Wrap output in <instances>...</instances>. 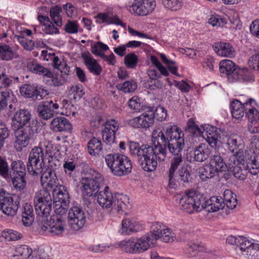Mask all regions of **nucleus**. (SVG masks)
Wrapping results in <instances>:
<instances>
[{"instance_id":"13d9d810","label":"nucleus","mask_w":259,"mask_h":259,"mask_svg":"<svg viewBox=\"0 0 259 259\" xmlns=\"http://www.w3.org/2000/svg\"><path fill=\"white\" fill-rule=\"evenodd\" d=\"M257 241V240L253 239L249 240L243 236H238L237 246H239L240 249L242 251V253H243L245 250L248 249L249 247H251L253 243Z\"/></svg>"},{"instance_id":"680f3d73","label":"nucleus","mask_w":259,"mask_h":259,"mask_svg":"<svg viewBox=\"0 0 259 259\" xmlns=\"http://www.w3.org/2000/svg\"><path fill=\"white\" fill-rule=\"evenodd\" d=\"M10 134V131L4 122H0V151L4 147L6 140L8 139Z\"/></svg>"},{"instance_id":"4468645a","label":"nucleus","mask_w":259,"mask_h":259,"mask_svg":"<svg viewBox=\"0 0 259 259\" xmlns=\"http://www.w3.org/2000/svg\"><path fill=\"white\" fill-rule=\"evenodd\" d=\"M68 224L73 230L81 229L85 224L86 218L83 210L78 206L70 209L68 212Z\"/></svg>"},{"instance_id":"e433bc0d","label":"nucleus","mask_w":259,"mask_h":259,"mask_svg":"<svg viewBox=\"0 0 259 259\" xmlns=\"http://www.w3.org/2000/svg\"><path fill=\"white\" fill-rule=\"evenodd\" d=\"M34 220V215L32 207L31 205L26 203L23 206L22 212V222L26 227L30 226Z\"/></svg>"},{"instance_id":"5fc2aeb1","label":"nucleus","mask_w":259,"mask_h":259,"mask_svg":"<svg viewBox=\"0 0 259 259\" xmlns=\"http://www.w3.org/2000/svg\"><path fill=\"white\" fill-rule=\"evenodd\" d=\"M61 12V8L58 6L51 8L50 11V14L52 21L58 26H61L62 24V18L60 15Z\"/></svg>"},{"instance_id":"4c0bfd02","label":"nucleus","mask_w":259,"mask_h":259,"mask_svg":"<svg viewBox=\"0 0 259 259\" xmlns=\"http://www.w3.org/2000/svg\"><path fill=\"white\" fill-rule=\"evenodd\" d=\"M247 116L249 120V132L252 134H259V116L254 114L253 111H248Z\"/></svg>"},{"instance_id":"bb28decb","label":"nucleus","mask_w":259,"mask_h":259,"mask_svg":"<svg viewBox=\"0 0 259 259\" xmlns=\"http://www.w3.org/2000/svg\"><path fill=\"white\" fill-rule=\"evenodd\" d=\"M41 175L40 182L42 186L53 188L57 184L58 179L55 171L48 167L45 171L42 170Z\"/></svg>"},{"instance_id":"052dcab7","label":"nucleus","mask_w":259,"mask_h":259,"mask_svg":"<svg viewBox=\"0 0 259 259\" xmlns=\"http://www.w3.org/2000/svg\"><path fill=\"white\" fill-rule=\"evenodd\" d=\"M7 241H16L22 237V235L19 232L11 229L5 230L2 234Z\"/></svg>"},{"instance_id":"2eb2a0df","label":"nucleus","mask_w":259,"mask_h":259,"mask_svg":"<svg viewBox=\"0 0 259 259\" xmlns=\"http://www.w3.org/2000/svg\"><path fill=\"white\" fill-rule=\"evenodd\" d=\"M155 7V0H134L130 11L138 16H147L153 11Z\"/></svg>"},{"instance_id":"72a5a7b5","label":"nucleus","mask_w":259,"mask_h":259,"mask_svg":"<svg viewBox=\"0 0 259 259\" xmlns=\"http://www.w3.org/2000/svg\"><path fill=\"white\" fill-rule=\"evenodd\" d=\"M213 49L216 53L221 56L231 57L234 55V50L232 46L227 42H220L213 45Z\"/></svg>"},{"instance_id":"20e7f679","label":"nucleus","mask_w":259,"mask_h":259,"mask_svg":"<svg viewBox=\"0 0 259 259\" xmlns=\"http://www.w3.org/2000/svg\"><path fill=\"white\" fill-rule=\"evenodd\" d=\"M105 159L108 167L114 176H125L131 173L132 171V161L124 154H109L105 156Z\"/></svg>"},{"instance_id":"cd10ccee","label":"nucleus","mask_w":259,"mask_h":259,"mask_svg":"<svg viewBox=\"0 0 259 259\" xmlns=\"http://www.w3.org/2000/svg\"><path fill=\"white\" fill-rule=\"evenodd\" d=\"M26 68L29 71L34 74L42 75L47 77L53 76V72L38 63L36 60L34 59L30 60L27 62Z\"/></svg>"},{"instance_id":"603ef678","label":"nucleus","mask_w":259,"mask_h":259,"mask_svg":"<svg viewBox=\"0 0 259 259\" xmlns=\"http://www.w3.org/2000/svg\"><path fill=\"white\" fill-rule=\"evenodd\" d=\"M116 88L124 93H131L134 92L137 88V84L135 81L132 80L125 81L123 83H118Z\"/></svg>"},{"instance_id":"1a4fd4ad","label":"nucleus","mask_w":259,"mask_h":259,"mask_svg":"<svg viewBox=\"0 0 259 259\" xmlns=\"http://www.w3.org/2000/svg\"><path fill=\"white\" fill-rule=\"evenodd\" d=\"M34 204L37 215L41 218H47L52 208V200L50 192L46 190L37 192L34 198Z\"/></svg>"},{"instance_id":"338daca9","label":"nucleus","mask_w":259,"mask_h":259,"mask_svg":"<svg viewBox=\"0 0 259 259\" xmlns=\"http://www.w3.org/2000/svg\"><path fill=\"white\" fill-rule=\"evenodd\" d=\"M12 85V80L5 71L0 72V89H9Z\"/></svg>"},{"instance_id":"7c9ffc66","label":"nucleus","mask_w":259,"mask_h":259,"mask_svg":"<svg viewBox=\"0 0 259 259\" xmlns=\"http://www.w3.org/2000/svg\"><path fill=\"white\" fill-rule=\"evenodd\" d=\"M210 154L211 150L205 144H200L193 150L194 159L197 162L204 161L208 158Z\"/></svg>"},{"instance_id":"a211bd4d","label":"nucleus","mask_w":259,"mask_h":259,"mask_svg":"<svg viewBox=\"0 0 259 259\" xmlns=\"http://www.w3.org/2000/svg\"><path fill=\"white\" fill-rule=\"evenodd\" d=\"M119 127L118 123L114 119L108 120L104 123L102 130V139L107 144L111 145L115 142V133Z\"/></svg>"},{"instance_id":"9d476101","label":"nucleus","mask_w":259,"mask_h":259,"mask_svg":"<svg viewBox=\"0 0 259 259\" xmlns=\"http://www.w3.org/2000/svg\"><path fill=\"white\" fill-rule=\"evenodd\" d=\"M188 130L190 132H197L201 133L202 137L206 140L208 145L213 148L216 149L220 143L219 139L220 136L218 128L213 126L207 124L202 126L203 131H201L199 127L193 122L188 125Z\"/></svg>"},{"instance_id":"6e6552de","label":"nucleus","mask_w":259,"mask_h":259,"mask_svg":"<svg viewBox=\"0 0 259 259\" xmlns=\"http://www.w3.org/2000/svg\"><path fill=\"white\" fill-rule=\"evenodd\" d=\"M45 154L43 149L40 146H35L31 150L27 163V169L30 175L37 176L44 169Z\"/></svg>"},{"instance_id":"423d86ee","label":"nucleus","mask_w":259,"mask_h":259,"mask_svg":"<svg viewBox=\"0 0 259 259\" xmlns=\"http://www.w3.org/2000/svg\"><path fill=\"white\" fill-rule=\"evenodd\" d=\"M7 182L11 181L15 189L23 190L26 185V171L24 163L21 160H13Z\"/></svg>"},{"instance_id":"37998d69","label":"nucleus","mask_w":259,"mask_h":259,"mask_svg":"<svg viewBox=\"0 0 259 259\" xmlns=\"http://www.w3.org/2000/svg\"><path fill=\"white\" fill-rule=\"evenodd\" d=\"M226 145L228 149L232 153H235L241 149V140L237 136H229L227 137Z\"/></svg>"},{"instance_id":"774afa93","label":"nucleus","mask_w":259,"mask_h":259,"mask_svg":"<svg viewBox=\"0 0 259 259\" xmlns=\"http://www.w3.org/2000/svg\"><path fill=\"white\" fill-rule=\"evenodd\" d=\"M128 106L130 108L136 112L140 111L142 109V105L141 100L137 96H134L130 99L128 102Z\"/></svg>"},{"instance_id":"f704fd0d","label":"nucleus","mask_w":259,"mask_h":259,"mask_svg":"<svg viewBox=\"0 0 259 259\" xmlns=\"http://www.w3.org/2000/svg\"><path fill=\"white\" fill-rule=\"evenodd\" d=\"M152 139L154 145V147L155 146H161L162 148H164L165 151H166V146L168 147V140L167 139L165 134L160 129L158 128L154 130L152 134Z\"/></svg>"},{"instance_id":"79ce46f5","label":"nucleus","mask_w":259,"mask_h":259,"mask_svg":"<svg viewBox=\"0 0 259 259\" xmlns=\"http://www.w3.org/2000/svg\"><path fill=\"white\" fill-rule=\"evenodd\" d=\"M220 71L221 73L225 74L229 78V76L232 75L233 72L236 68L234 63L230 60L221 61L219 64Z\"/></svg>"},{"instance_id":"39448f33","label":"nucleus","mask_w":259,"mask_h":259,"mask_svg":"<svg viewBox=\"0 0 259 259\" xmlns=\"http://www.w3.org/2000/svg\"><path fill=\"white\" fill-rule=\"evenodd\" d=\"M168 140V149L171 154L182 152L184 147V134L181 128L176 125H168L163 128Z\"/></svg>"},{"instance_id":"c85d7f7f","label":"nucleus","mask_w":259,"mask_h":259,"mask_svg":"<svg viewBox=\"0 0 259 259\" xmlns=\"http://www.w3.org/2000/svg\"><path fill=\"white\" fill-rule=\"evenodd\" d=\"M136 254L142 253L147 250L155 243L146 234L140 238L134 239Z\"/></svg>"},{"instance_id":"4d7b16f0","label":"nucleus","mask_w":259,"mask_h":259,"mask_svg":"<svg viewBox=\"0 0 259 259\" xmlns=\"http://www.w3.org/2000/svg\"><path fill=\"white\" fill-rule=\"evenodd\" d=\"M10 165L5 157L0 156V177L7 181Z\"/></svg>"},{"instance_id":"6ab92c4d","label":"nucleus","mask_w":259,"mask_h":259,"mask_svg":"<svg viewBox=\"0 0 259 259\" xmlns=\"http://www.w3.org/2000/svg\"><path fill=\"white\" fill-rule=\"evenodd\" d=\"M127 123L135 128H147L153 124L152 113L145 112L127 120Z\"/></svg>"},{"instance_id":"5701e85b","label":"nucleus","mask_w":259,"mask_h":259,"mask_svg":"<svg viewBox=\"0 0 259 259\" xmlns=\"http://www.w3.org/2000/svg\"><path fill=\"white\" fill-rule=\"evenodd\" d=\"M81 57L85 65L91 73L96 75L101 74L102 67L89 52L82 53Z\"/></svg>"},{"instance_id":"e2e57ef3","label":"nucleus","mask_w":259,"mask_h":259,"mask_svg":"<svg viewBox=\"0 0 259 259\" xmlns=\"http://www.w3.org/2000/svg\"><path fill=\"white\" fill-rule=\"evenodd\" d=\"M172 154L174 155L175 156L171 159L170 161V166L169 168L168 172L171 174H175V172L178 166L182 163L183 159L181 152L178 154Z\"/></svg>"},{"instance_id":"8fccbe9b","label":"nucleus","mask_w":259,"mask_h":259,"mask_svg":"<svg viewBox=\"0 0 259 259\" xmlns=\"http://www.w3.org/2000/svg\"><path fill=\"white\" fill-rule=\"evenodd\" d=\"M12 91L10 89H0V111L5 109L11 99Z\"/></svg>"},{"instance_id":"0eeeda50","label":"nucleus","mask_w":259,"mask_h":259,"mask_svg":"<svg viewBox=\"0 0 259 259\" xmlns=\"http://www.w3.org/2000/svg\"><path fill=\"white\" fill-rule=\"evenodd\" d=\"M235 153L236 154L232 157L235 165H243L245 162L251 175L257 176L259 174V155L253 150L249 149L245 151L244 155L241 149Z\"/></svg>"},{"instance_id":"9b49d317","label":"nucleus","mask_w":259,"mask_h":259,"mask_svg":"<svg viewBox=\"0 0 259 259\" xmlns=\"http://www.w3.org/2000/svg\"><path fill=\"white\" fill-rule=\"evenodd\" d=\"M20 205L19 198L2 189L0 190V210L8 216H14Z\"/></svg>"},{"instance_id":"c756f323","label":"nucleus","mask_w":259,"mask_h":259,"mask_svg":"<svg viewBox=\"0 0 259 259\" xmlns=\"http://www.w3.org/2000/svg\"><path fill=\"white\" fill-rule=\"evenodd\" d=\"M53 195L54 203H58L64 206H69L70 197L66 187L60 186L58 191H54Z\"/></svg>"},{"instance_id":"4be33fe9","label":"nucleus","mask_w":259,"mask_h":259,"mask_svg":"<svg viewBox=\"0 0 259 259\" xmlns=\"http://www.w3.org/2000/svg\"><path fill=\"white\" fill-rule=\"evenodd\" d=\"M65 222L62 217L59 215H53L49 222L50 235L52 236H60L64 232Z\"/></svg>"},{"instance_id":"a18cd8bd","label":"nucleus","mask_w":259,"mask_h":259,"mask_svg":"<svg viewBox=\"0 0 259 259\" xmlns=\"http://www.w3.org/2000/svg\"><path fill=\"white\" fill-rule=\"evenodd\" d=\"M31 252H32V249L28 246L26 245H18L16 247L15 253L12 255V256L14 257L18 256L21 259H29Z\"/></svg>"},{"instance_id":"de8ad7c7","label":"nucleus","mask_w":259,"mask_h":259,"mask_svg":"<svg viewBox=\"0 0 259 259\" xmlns=\"http://www.w3.org/2000/svg\"><path fill=\"white\" fill-rule=\"evenodd\" d=\"M200 178L203 181L211 179L215 176L218 172L209 164L204 165L200 169Z\"/></svg>"},{"instance_id":"f8f14e48","label":"nucleus","mask_w":259,"mask_h":259,"mask_svg":"<svg viewBox=\"0 0 259 259\" xmlns=\"http://www.w3.org/2000/svg\"><path fill=\"white\" fill-rule=\"evenodd\" d=\"M201 197V194L197 193L195 191H186L179 200L180 209L188 213L200 211L199 206Z\"/></svg>"},{"instance_id":"c9c22d12","label":"nucleus","mask_w":259,"mask_h":259,"mask_svg":"<svg viewBox=\"0 0 259 259\" xmlns=\"http://www.w3.org/2000/svg\"><path fill=\"white\" fill-rule=\"evenodd\" d=\"M165 227L166 226L162 223L154 222L151 226L150 232L146 234L151 239V241H153L156 243L157 240L161 236Z\"/></svg>"},{"instance_id":"aec40b11","label":"nucleus","mask_w":259,"mask_h":259,"mask_svg":"<svg viewBox=\"0 0 259 259\" xmlns=\"http://www.w3.org/2000/svg\"><path fill=\"white\" fill-rule=\"evenodd\" d=\"M59 108V105L56 101L55 102L52 100L46 101L37 107L38 116L41 119H49L54 116L55 110L58 109Z\"/></svg>"},{"instance_id":"69168bd1","label":"nucleus","mask_w":259,"mask_h":259,"mask_svg":"<svg viewBox=\"0 0 259 259\" xmlns=\"http://www.w3.org/2000/svg\"><path fill=\"white\" fill-rule=\"evenodd\" d=\"M138 57L134 53H130L124 57V63L126 67L128 68H135L138 62Z\"/></svg>"},{"instance_id":"473e14b6","label":"nucleus","mask_w":259,"mask_h":259,"mask_svg":"<svg viewBox=\"0 0 259 259\" xmlns=\"http://www.w3.org/2000/svg\"><path fill=\"white\" fill-rule=\"evenodd\" d=\"M95 18L98 20L97 22L99 23L115 24L121 25V22L117 16L110 11L105 13H99Z\"/></svg>"},{"instance_id":"b1692460","label":"nucleus","mask_w":259,"mask_h":259,"mask_svg":"<svg viewBox=\"0 0 259 259\" xmlns=\"http://www.w3.org/2000/svg\"><path fill=\"white\" fill-rule=\"evenodd\" d=\"M147 73L149 77L145 83L147 88L151 90H156L162 88V82L158 80L162 75L161 73L153 69H148Z\"/></svg>"},{"instance_id":"864d4df0","label":"nucleus","mask_w":259,"mask_h":259,"mask_svg":"<svg viewBox=\"0 0 259 259\" xmlns=\"http://www.w3.org/2000/svg\"><path fill=\"white\" fill-rule=\"evenodd\" d=\"M162 4L165 8L171 11H177L183 7L182 0H162Z\"/></svg>"},{"instance_id":"2f4dec72","label":"nucleus","mask_w":259,"mask_h":259,"mask_svg":"<svg viewBox=\"0 0 259 259\" xmlns=\"http://www.w3.org/2000/svg\"><path fill=\"white\" fill-rule=\"evenodd\" d=\"M251 74L247 68L235 69L231 76H229V79L231 81H238L240 82L248 81L251 79Z\"/></svg>"},{"instance_id":"412c9836","label":"nucleus","mask_w":259,"mask_h":259,"mask_svg":"<svg viewBox=\"0 0 259 259\" xmlns=\"http://www.w3.org/2000/svg\"><path fill=\"white\" fill-rule=\"evenodd\" d=\"M108 49L107 45L101 41H98L92 46L91 51L94 55L100 56L104 61L108 62L109 65H114L116 62L114 55L111 53L110 55L107 56L103 52Z\"/></svg>"},{"instance_id":"dca6fc26","label":"nucleus","mask_w":259,"mask_h":259,"mask_svg":"<svg viewBox=\"0 0 259 259\" xmlns=\"http://www.w3.org/2000/svg\"><path fill=\"white\" fill-rule=\"evenodd\" d=\"M22 96L26 98H31L34 100H40L48 94V91L44 89L28 84L22 85L20 88Z\"/></svg>"},{"instance_id":"393cba45","label":"nucleus","mask_w":259,"mask_h":259,"mask_svg":"<svg viewBox=\"0 0 259 259\" xmlns=\"http://www.w3.org/2000/svg\"><path fill=\"white\" fill-rule=\"evenodd\" d=\"M51 128L55 132H70L72 126L69 121L66 118L58 117L51 121Z\"/></svg>"},{"instance_id":"ea45409f","label":"nucleus","mask_w":259,"mask_h":259,"mask_svg":"<svg viewBox=\"0 0 259 259\" xmlns=\"http://www.w3.org/2000/svg\"><path fill=\"white\" fill-rule=\"evenodd\" d=\"M209 164L218 172L226 171L227 165L224 159L220 155H214L211 157Z\"/></svg>"},{"instance_id":"58836bf2","label":"nucleus","mask_w":259,"mask_h":259,"mask_svg":"<svg viewBox=\"0 0 259 259\" xmlns=\"http://www.w3.org/2000/svg\"><path fill=\"white\" fill-rule=\"evenodd\" d=\"M232 115L236 119L241 118L244 114L242 103L238 100H234L230 104Z\"/></svg>"},{"instance_id":"6e6d98bb","label":"nucleus","mask_w":259,"mask_h":259,"mask_svg":"<svg viewBox=\"0 0 259 259\" xmlns=\"http://www.w3.org/2000/svg\"><path fill=\"white\" fill-rule=\"evenodd\" d=\"M149 114L152 113V121L154 123V119H156L158 121H162L164 120L167 116V111L163 107L159 106L156 107L154 111L152 110L148 111Z\"/></svg>"},{"instance_id":"3c124183","label":"nucleus","mask_w":259,"mask_h":259,"mask_svg":"<svg viewBox=\"0 0 259 259\" xmlns=\"http://www.w3.org/2000/svg\"><path fill=\"white\" fill-rule=\"evenodd\" d=\"M12 48L7 45H0V58L4 61H10L14 57Z\"/></svg>"},{"instance_id":"f03ea898","label":"nucleus","mask_w":259,"mask_h":259,"mask_svg":"<svg viewBox=\"0 0 259 259\" xmlns=\"http://www.w3.org/2000/svg\"><path fill=\"white\" fill-rule=\"evenodd\" d=\"M82 175L80 182L82 195L87 197L96 196L99 191L100 183L103 180V176L88 165L84 166Z\"/></svg>"},{"instance_id":"0e129e2a","label":"nucleus","mask_w":259,"mask_h":259,"mask_svg":"<svg viewBox=\"0 0 259 259\" xmlns=\"http://www.w3.org/2000/svg\"><path fill=\"white\" fill-rule=\"evenodd\" d=\"M201 198H200V204L199 206L200 211L202 209H205L208 212V206L210 207L212 203L218 200L217 196H212L209 199H206L202 194H201Z\"/></svg>"},{"instance_id":"09e8293b","label":"nucleus","mask_w":259,"mask_h":259,"mask_svg":"<svg viewBox=\"0 0 259 259\" xmlns=\"http://www.w3.org/2000/svg\"><path fill=\"white\" fill-rule=\"evenodd\" d=\"M224 203H225L227 206L232 209H234L237 204L236 195H234L232 192L229 190H226L224 192Z\"/></svg>"},{"instance_id":"bf43d9fd","label":"nucleus","mask_w":259,"mask_h":259,"mask_svg":"<svg viewBox=\"0 0 259 259\" xmlns=\"http://www.w3.org/2000/svg\"><path fill=\"white\" fill-rule=\"evenodd\" d=\"M70 95L73 96V98L75 101L79 100L84 95V88L80 84H78L72 86L69 91Z\"/></svg>"},{"instance_id":"a878e982","label":"nucleus","mask_w":259,"mask_h":259,"mask_svg":"<svg viewBox=\"0 0 259 259\" xmlns=\"http://www.w3.org/2000/svg\"><path fill=\"white\" fill-rule=\"evenodd\" d=\"M120 232L121 234L128 235L142 229L141 225L135 219L127 218L122 220Z\"/></svg>"},{"instance_id":"7ed1b4c3","label":"nucleus","mask_w":259,"mask_h":259,"mask_svg":"<svg viewBox=\"0 0 259 259\" xmlns=\"http://www.w3.org/2000/svg\"><path fill=\"white\" fill-rule=\"evenodd\" d=\"M127 200L126 196L122 194L112 193L108 186H106L103 191L97 194V201L101 207L104 208H111L117 212L125 208Z\"/></svg>"},{"instance_id":"49530a36","label":"nucleus","mask_w":259,"mask_h":259,"mask_svg":"<svg viewBox=\"0 0 259 259\" xmlns=\"http://www.w3.org/2000/svg\"><path fill=\"white\" fill-rule=\"evenodd\" d=\"M254 242L251 247L242 253L246 259H259V241Z\"/></svg>"},{"instance_id":"f257e3e1","label":"nucleus","mask_w":259,"mask_h":259,"mask_svg":"<svg viewBox=\"0 0 259 259\" xmlns=\"http://www.w3.org/2000/svg\"><path fill=\"white\" fill-rule=\"evenodd\" d=\"M129 148L131 155L137 159L139 164L145 171H154L158 162L164 161L167 151L161 146L149 145H140L138 143L130 142Z\"/></svg>"},{"instance_id":"a19ab883","label":"nucleus","mask_w":259,"mask_h":259,"mask_svg":"<svg viewBox=\"0 0 259 259\" xmlns=\"http://www.w3.org/2000/svg\"><path fill=\"white\" fill-rule=\"evenodd\" d=\"M114 246L115 247H118L125 252L136 254L134 238L122 240Z\"/></svg>"},{"instance_id":"c03bdc74","label":"nucleus","mask_w":259,"mask_h":259,"mask_svg":"<svg viewBox=\"0 0 259 259\" xmlns=\"http://www.w3.org/2000/svg\"><path fill=\"white\" fill-rule=\"evenodd\" d=\"M88 149L90 155L95 156L99 155L102 149L101 141L95 137L92 138L88 143Z\"/></svg>"},{"instance_id":"f3484780","label":"nucleus","mask_w":259,"mask_h":259,"mask_svg":"<svg viewBox=\"0 0 259 259\" xmlns=\"http://www.w3.org/2000/svg\"><path fill=\"white\" fill-rule=\"evenodd\" d=\"M31 114L26 109H21L17 111L12 118V127L14 131H17L19 128L27 126L29 124L34 123L30 122Z\"/></svg>"},{"instance_id":"ddd939ff","label":"nucleus","mask_w":259,"mask_h":259,"mask_svg":"<svg viewBox=\"0 0 259 259\" xmlns=\"http://www.w3.org/2000/svg\"><path fill=\"white\" fill-rule=\"evenodd\" d=\"M36 131V123H33L32 124H29L27 126L15 131L16 145H18L20 149L26 147L29 144L30 140L32 139L34 132Z\"/></svg>"}]
</instances>
